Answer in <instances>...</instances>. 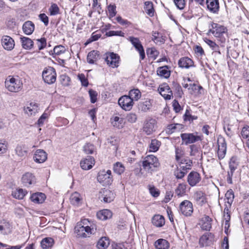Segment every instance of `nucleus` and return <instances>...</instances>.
<instances>
[{"instance_id":"obj_2","label":"nucleus","mask_w":249,"mask_h":249,"mask_svg":"<svg viewBox=\"0 0 249 249\" xmlns=\"http://www.w3.org/2000/svg\"><path fill=\"white\" fill-rule=\"evenodd\" d=\"M160 164L157 158L153 155L147 156L142 161L143 168L146 172L149 173L156 171Z\"/></svg>"},{"instance_id":"obj_47","label":"nucleus","mask_w":249,"mask_h":249,"mask_svg":"<svg viewBox=\"0 0 249 249\" xmlns=\"http://www.w3.org/2000/svg\"><path fill=\"white\" fill-rule=\"evenodd\" d=\"M187 185L185 183H179L175 190V194L178 196L185 195Z\"/></svg>"},{"instance_id":"obj_33","label":"nucleus","mask_w":249,"mask_h":249,"mask_svg":"<svg viewBox=\"0 0 249 249\" xmlns=\"http://www.w3.org/2000/svg\"><path fill=\"white\" fill-rule=\"evenodd\" d=\"M70 202L73 205H79L82 202L81 196L77 192L72 193L70 197Z\"/></svg>"},{"instance_id":"obj_57","label":"nucleus","mask_w":249,"mask_h":249,"mask_svg":"<svg viewBox=\"0 0 249 249\" xmlns=\"http://www.w3.org/2000/svg\"><path fill=\"white\" fill-rule=\"evenodd\" d=\"M124 33L121 31H109L106 33V35L108 36H124Z\"/></svg>"},{"instance_id":"obj_1","label":"nucleus","mask_w":249,"mask_h":249,"mask_svg":"<svg viewBox=\"0 0 249 249\" xmlns=\"http://www.w3.org/2000/svg\"><path fill=\"white\" fill-rule=\"evenodd\" d=\"M89 222L88 219H84L78 222L74 228L75 232L77 235L81 237H87L93 234L95 231V226L87 225Z\"/></svg>"},{"instance_id":"obj_20","label":"nucleus","mask_w":249,"mask_h":249,"mask_svg":"<svg viewBox=\"0 0 249 249\" xmlns=\"http://www.w3.org/2000/svg\"><path fill=\"white\" fill-rule=\"evenodd\" d=\"M179 67L184 69H189L194 67V61L188 57L180 58L178 61Z\"/></svg>"},{"instance_id":"obj_15","label":"nucleus","mask_w":249,"mask_h":249,"mask_svg":"<svg viewBox=\"0 0 249 249\" xmlns=\"http://www.w3.org/2000/svg\"><path fill=\"white\" fill-rule=\"evenodd\" d=\"M1 43L3 48L8 51L12 50L15 46L14 39L8 36H3L2 37Z\"/></svg>"},{"instance_id":"obj_34","label":"nucleus","mask_w":249,"mask_h":249,"mask_svg":"<svg viewBox=\"0 0 249 249\" xmlns=\"http://www.w3.org/2000/svg\"><path fill=\"white\" fill-rule=\"evenodd\" d=\"M11 225L5 220L0 221V231L3 234H7L10 231Z\"/></svg>"},{"instance_id":"obj_25","label":"nucleus","mask_w":249,"mask_h":249,"mask_svg":"<svg viewBox=\"0 0 249 249\" xmlns=\"http://www.w3.org/2000/svg\"><path fill=\"white\" fill-rule=\"evenodd\" d=\"M38 109L37 104L35 102H31L25 107L24 111L29 115H32L37 112Z\"/></svg>"},{"instance_id":"obj_21","label":"nucleus","mask_w":249,"mask_h":249,"mask_svg":"<svg viewBox=\"0 0 249 249\" xmlns=\"http://www.w3.org/2000/svg\"><path fill=\"white\" fill-rule=\"evenodd\" d=\"M200 175L196 172H191L187 177V181L191 186H194L200 180Z\"/></svg>"},{"instance_id":"obj_19","label":"nucleus","mask_w":249,"mask_h":249,"mask_svg":"<svg viewBox=\"0 0 249 249\" xmlns=\"http://www.w3.org/2000/svg\"><path fill=\"white\" fill-rule=\"evenodd\" d=\"M206 4L208 10L213 14H217L219 10V4L218 0H206Z\"/></svg>"},{"instance_id":"obj_29","label":"nucleus","mask_w":249,"mask_h":249,"mask_svg":"<svg viewBox=\"0 0 249 249\" xmlns=\"http://www.w3.org/2000/svg\"><path fill=\"white\" fill-rule=\"evenodd\" d=\"M194 197L197 204L202 206L206 202L205 195L202 191H197L194 195Z\"/></svg>"},{"instance_id":"obj_38","label":"nucleus","mask_w":249,"mask_h":249,"mask_svg":"<svg viewBox=\"0 0 249 249\" xmlns=\"http://www.w3.org/2000/svg\"><path fill=\"white\" fill-rule=\"evenodd\" d=\"M166 36L160 34L158 32H153L152 39L156 43L163 44L165 41Z\"/></svg>"},{"instance_id":"obj_64","label":"nucleus","mask_w":249,"mask_h":249,"mask_svg":"<svg viewBox=\"0 0 249 249\" xmlns=\"http://www.w3.org/2000/svg\"><path fill=\"white\" fill-rule=\"evenodd\" d=\"M241 134L244 139H247L249 137V126H245L243 127Z\"/></svg>"},{"instance_id":"obj_5","label":"nucleus","mask_w":249,"mask_h":249,"mask_svg":"<svg viewBox=\"0 0 249 249\" xmlns=\"http://www.w3.org/2000/svg\"><path fill=\"white\" fill-rule=\"evenodd\" d=\"M56 73L55 69L51 67L46 68L42 72V78L44 82L52 84L56 81Z\"/></svg>"},{"instance_id":"obj_61","label":"nucleus","mask_w":249,"mask_h":249,"mask_svg":"<svg viewBox=\"0 0 249 249\" xmlns=\"http://www.w3.org/2000/svg\"><path fill=\"white\" fill-rule=\"evenodd\" d=\"M49 11L51 15L54 16L59 13V9L57 4L53 3L49 8Z\"/></svg>"},{"instance_id":"obj_12","label":"nucleus","mask_w":249,"mask_h":249,"mask_svg":"<svg viewBox=\"0 0 249 249\" xmlns=\"http://www.w3.org/2000/svg\"><path fill=\"white\" fill-rule=\"evenodd\" d=\"M129 40L131 42L135 49L139 52L141 59L143 60L145 58V53L143 48L138 38L130 36Z\"/></svg>"},{"instance_id":"obj_27","label":"nucleus","mask_w":249,"mask_h":249,"mask_svg":"<svg viewBox=\"0 0 249 249\" xmlns=\"http://www.w3.org/2000/svg\"><path fill=\"white\" fill-rule=\"evenodd\" d=\"M22 30L26 35H30L35 30V25L31 21H27L23 24Z\"/></svg>"},{"instance_id":"obj_36","label":"nucleus","mask_w":249,"mask_h":249,"mask_svg":"<svg viewBox=\"0 0 249 249\" xmlns=\"http://www.w3.org/2000/svg\"><path fill=\"white\" fill-rule=\"evenodd\" d=\"M202 89V87L197 86L196 84H190L189 88H188L189 93L196 95L201 94V90Z\"/></svg>"},{"instance_id":"obj_48","label":"nucleus","mask_w":249,"mask_h":249,"mask_svg":"<svg viewBox=\"0 0 249 249\" xmlns=\"http://www.w3.org/2000/svg\"><path fill=\"white\" fill-rule=\"evenodd\" d=\"M26 193V191L23 189H18L13 191L12 195L14 197L17 199H22L25 196Z\"/></svg>"},{"instance_id":"obj_7","label":"nucleus","mask_w":249,"mask_h":249,"mask_svg":"<svg viewBox=\"0 0 249 249\" xmlns=\"http://www.w3.org/2000/svg\"><path fill=\"white\" fill-rule=\"evenodd\" d=\"M118 104L123 109L130 110L133 106L134 102L132 98L128 95H124L119 99Z\"/></svg>"},{"instance_id":"obj_6","label":"nucleus","mask_w":249,"mask_h":249,"mask_svg":"<svg viewBox=\"0 0 249 249\" xmlns=\"http://www.w3.org/2000/svg\"><path fill=\"white\" fill-rule=\"evenodd\" d=\"M179 210L184 216H191L193 212V204L190 201L185 200L180 203Z\"/></svg>"},{"instance_id":"obj_17","label":"nucleus","mask_w":249,"mask_h":249,"mask_svg":"<svg viewBox=\"0 0 249 249\" xmlns=\"http://www.w3.org/2000/svg\"><path fill=\"white\" fill-rule=\"evenodd\" d=\"M21 180L24 185L27 187H29L32 184H35L36 182L35 176L33 174L29 172L25 173L22 176Z\"/></svg>"},{"instance_id":"obj_26","label":"nucleus","mask_w":249,"mask_h":249,"mask_svg":"<svg viewBox=\"0 0 249 249\" xmlns=\"http://www.w3.org/2000/svg\"><path fill=\"white\" fill-rule=\"evenodd\" d=\"M46 198V196L42 193H36L30 197L31 201L35 203H42Z\"/></svg>"},{"instance_id":"obj_35","label":"nucleus","mask_w":249,"mask_h":249,"mask_svg":"<svg viewBox=\"0 0 249 249\" xmlns=\"http://www.w3.org/2000/svg\"><path fill=\"white\" fill-rule=\"evenodd\" d=\"M152 223L157 227H162L165 223V220L163 216L160 215H155L152 220Z\"/></svg>"},{"instance_id":"obj_24","label":"nucleus","mask_w":249,"mask_h":249,"mask_svg":"<svg viewBox=\"0 0 249 249\" xmlns=\"http://www.w3.org/2000/svg\"><path fill=\"white\" fill-rule=\"evenodd\" d=\"M234 198L233 191L231 189L229 190L225 194V211H228V208L230 207L233 202Z\"/></svg>"},{"instance_id":"obj_43","label":"nucleus","mask_w":249,"mask_h":249,"mask_svg":"<svg viewBox=\"0 0 249 249\" xmlns=\"http://www.w3.org/2000/svg\"><path fill=\"white\" fill-rule=\"evenodd\" d=\"M151 107V103L150 100H145L143 102H140L138 104V109L143 112H146Z\"/></svg>"},{"instance_id":"obj_51","label":"nucleus","mask_w":249,"mask_h":249,"mask_svg":"<svg viewBox=\"0 0 249 249\" xmlns=\"http://www.w3.org/2000/svg\"><path fill=\"white\" fill-rule=\"evenodd\" d=\"M160 145V142L157 140H151L149 145V151L151 152H156L158 150Z\"/></svg>"},{"instance_id":"obj_8","label":"nucleus","mask_w":249,"mask_h":249,"mask_svg":"<svg viewBox=\"0 0 249 249\" xmlns=\"http://www.w3.org/2000/svg\"><path fill=\"white\" fill-rule=\"evenodd\" d=\"M212 27V28L210 29L209 32L211 33L216 37L221 38L226 34L227 30L223 26L213 23Z\"/></svg>"},{"instance_id":"obj_3","label":"nucleus","mask_w":249,"mask_h":249,"mask_svg":"<svg viewBox=\"0 0 249 249\" xmlns=\"http://www.w3.org/2000/svg\"><path fill=\"white\" fill-rule=\"evenodd\" d=\"M5 86L9 91L16 92L21 90L22 83L18 78L9 76L5 81Z\"/></svg>"},{"instance_id":"obj_10","label":"nucleus","mask_w":249,"mask_h":249,"mask_svg":"<svg viewBox=\"0 0 249 249\" xmlns=\"http://www.w3.org/2000/svg\"><path fill=\"white\" fill-rule=\"evenodd\" d=\"M218 150L217 156L219 159H223L226 154L227 143L223 138H218L217 139Z\"/></svg>"},{"instance_id":"obj_22","label":"nucleus","mask_w":249,"mask_h":249,"mask_svg":"<svg viewBox=\"0 0 249 249\" xmlns=\"http://www.w3.org/2000/svg\"><path fill=\"white\" fill-rule=\"evenodd\" d=\"M47 155L43 150L38 149L36 151L34 155V160L38 163H43L47 159Z\"/></svg>"},{"instance_id":"obj_45","label":"nucleus","mask_w":249,"mask_h":249,"mask_svg":"<svg viewBox=\"0 0 249 249\" xmlns=\"http://www.w3.org/2000/svg\"><path fill=\"white\" fill-rule=\"evenodd\" d=\"M182 128V125L179 124H170L167 125L166 132L168 134H172L176 130Z\"/></svg>"},{"instance_id":"obj_63","label":"nucleus","mask_w":249,"mask_h":249,"mask_svg":"<svg viewBox=\"0 0 249 249\" xmlns=\"http://www.w3.org/2000/svg\"><path fill=\"white\" fill-rule=\"evenodd\" d=\"M89 93L90 96V102L92 103H95L97 101V92L91 89L89 90Z\"/></svg>"},{"instance_id":"obj_53","label":"nucleus","mask_w":249,"mask_h":249,"mask_svg":"<svg viewBox=\"0 0 249 249\" xmlns=\"http://www.w3.org/2000/svg\"><path fill=\"white\" fill-rule=\"evenodd\" d=\"M180 163L179 167L178 168L181 169V170L184 172H185L186 174L188 172V170L191 169L192 162L190 160H189V162H186L184 163L182 160H181L180 162H179Z\"/></svg>"},{"instance_id":"obj_59","label":"nucleus","mask_w":249,"mask_h":249,"mask_svg":"<svg viewBox=\"0 0 249 249\" xmlns=\"http://www.w3.org/2000/svg\"><path fill=\"white\" fill-rule=\"evenodd\" d=\"M65 51V47L62 45H58L53 48L54 53L58 55L64 53Z\"/></svg>"},{"instance_id":"obj_39","label":"nucleus","mask_w":249,"mask_h":249,"mask_svg":"<svg viewBox=\"0 0 249 249\" xmlns=\"http://www.w3.org/2000/svg\"><path fill=\"white\" fill-rule=\"evenodd\" d=\"M54 243L53 239L51 237H47L42 239L41 242V247L44 249L51 248Z\"/></svg>"},{"instance_id":"obj_18","label":"nucleus","mask_w":249,"mask_h":249,"mask_svg":"<svg viewBox=\"0 0 249 249\" xmlns=\"http://www.w3.org/2000/svg\"><path fill=\"white\" fill-rule=\"evenodd\" d=\"M157 122L155 119H150L147 120L143 127V131L147 134L150 135L155 131Z\"/></svg>"},{"instance_id":"obj_32","label":"nucleus","mask_w":249,"mask_h":249,"mask_svg":"<svg viewBox=\"0 0 249 249\" xmlns=\"http://www.w3.org/2000/svg\"><path fill=\"white\" fill-rule=\"evenodd\" d=\"M169 69L167 66L159 67L157 71V74L160 77L167 78L170 75V71Z\"/></svg>"},{"instance_id":"obj_41","label":"nucleus","mask_w":249,"mask_h":249,"mask_svg":"<svg viewBox=\"0 0 249 249\" xmlns=\"http://www.w3.org/2000/svg\"><path fill=\"white\" fill-rule=\"evenodd\" d=\"M109 244V239L106 237H102L97 242L96 246L99 249H105L108 246Z\"/></svg>"},{"instance_id":"obj_46","label":"nucleus","mask_w":249,"mask_h":249,"mask_svg":"<svg viewBox=\"0 0 249 249\" xmlns=\"http://www.w3.org/2000/svg\"><path fill=\"white\" fill-rule=\"evenodd\" d=\"M16 154L20 157H24L27 153V148L24 145H18L15 149Z\"/></svg>"},{"instance_id":"obj_62","label":"nucleus","mask_w":249,"mask_h":249,"mask_svg":"<svg viewBox=\"0 0 249 249\" xmlns=\"http://www.w3.org/2000/svg\"><path fill=\"white\" fill-rule=\"evenodd\" d=\"M175 153H176L175 158H176V160L178 162H180L181 160H181V158H182V157L183 156V151L180 148H179L178 147H176V150H175Z\"/></svg>"},{"instance_id":"obj_54","label":"nucleus","mask_w":249,"mask_h":249,"mask_svg":"<svg viewBox=\"0 0 249 249\" xmlns=\"http://www.w3.org/2000/svg\"><path fill=\"white\" fill-rule=\"evenodd\" d=\"M38 48L39 50L43 49L46 46V39L44 37L41 38L36 40Z\"/></svg>"},{"instance_id":"obj_60","label":"nucleus","mask_w":249,"mask_h":249,"mask_svg":"<svg viewBox=\"0 0 249 249\" xmlns=\"http://www.w3.org/2000/svg\"><path fill=\"white\" fill-rule=\"evenodd\" d=\"M186 174L185 172H184L181 169L178 168V167L174 171V175L178 179H181Z\"/></svg>"},{"instance_id":"obj_50","label":"nucleus","mask_w":249,"mask_h":249,"mask_svg":"<svg viewBox=\"0 0 249 249\" xmlns=\"http://www.w3.org/2000/svg\"><path fill=\"white\" fill-rule=\"evenodd\" d=\"M128 96L133 101H138L141 97V92L138 89H133L129 91Z\"/></svg>"},{"instance_id":"obj_28","label":"nucleus","mask_w":249,"mask_h":249,"mask_svg":"<svg viewBox=\"0 0 249 249\" xmlns=\"http://www.w3.org/2000/svg\"><path fill=\"white\" fill-rule=\"evenodd\" d=\"M99 59V52L95 50H93L89 53L87 58L88 62L91 64L95 63Z\"/></svg>"},{"instance_id":"obj_55","label":"nucleus","mask_w":249,"mask_h":249,"mask_svg":"<svg viewBox=\"0 0 249 249\" xmlns=\"http://www.w3.org/2000/svg\"><path fill=\"white\" fill-rule=\"evenodd\" d=\"M238 165V161L236 157H232L230 161L229 162V167L230 169H232V170H235Z\"/></svg>"},{"instance_id":"obj_9","label":"nucleus","mask_w":249,"mask_h":249,"mask_svg":"<svg viewBox=\"0 0 249 249\" xmlns=\"http://www.w3.org/2000/svg\"><path fill=\"white\" fill-rule=\"evenodd\" d=\"M115 196V195L113 191L104 188L100 191L99 198L106 203H109L114 200Z\"/></svg>"},{"instance_id":"obj_52","label":"nucleus","mask_w":249,"mask_h":249,"mask_svg":"<svg viewBox=\"0 0 249 249\" xmlns=\"http://www.w3.org/2000/svg\"><path fill=\"white\" fill-rule=\"evenodd\" d=\"M114 171L119 175H121L124 171L125 168L121 162H117L114 165Z\"/></svg>"},{"instance_id":"obj_58","label":"nucleus","mask_w":249,"mask_h":249,"mask_svg":"<svg viewBox=\"0 0 249 249\" xmlns=\"http://www.w3.org/2000/svg\"><path fill=\"white\" fill-rule=\"evenodd\" d=\"M78 78L80 81L81 84L83 86L88 87L89 85V82L85 75L83 74H79L78 75Z\"/></svg>"},{"instance_id":"obj_14","label":"nucleus","mask_w":249,"mask_h":249,"mask_svg":"<svg viewBox=\"0 0 249 249\" xmlns=\"http://www.w3.org/2000/svg\"><path fill=\"white\" fill-rule=\"evenodd\" d=\"M214 241V235L212 233L207 232L203 234L199 239L201 247L210 246Z\"/></svg>"},{"instance_id":"obj_56","label":"nucleus","mask_w":249,"mask_h":249,"mask_svg":"<svg viewBox=\"0 0 249 249\" xmlns=\"http://www.w3.org/2000/svg\"><path fill=\"white\" fill-rule=\"evenodd\" d=\"M6 24L7 26L10 28L13 29L16 26L15 19L11 16H9L6 19Z\"/></svg>"},{"instance_id":"obj_42","label":"nucleus","mask_w":249,"mask_h":249,"mask_svg":"<svg viewBox=\"0 0 249 249\" xmlns=\"http://www.w3.org/2000/svg\"><path fill=\"white\" fill-rule=\"evenodd\" d=\"M204 40L205 42L213 51V52L218 53L219 54H221L219 47L215 42L206 38H204Z\"/></svg>"},{"instance_id":"obj_23","label":"nucleus","mask_w":249,"mask_h":249,"mask_svg":"<svg viewBox=\"0 0 249 249\" xmlns=\"http://www.w3.org/2000/svg\"><path fill=\"white\" fill-rule=\"evenodd\" d=\"M212 219L208 215H204L201 219L199 225L202 230L209 231L212 227Z\"/></svg>"},{"instance_id":"obj_16","label":"nucleus","mask_w":249,"mask_h":249,"mask_svg":"<svg viewBox=\"0 0 249 249\" xmlns=\"http://www.w3.org/2000/svg\"><path fill=\"white\" fill-rule=\"evenodd\" d=\"M95 164L94 159L91 156H87L86 158L83 159L80 162L81 168L84 170L90 169Z\"/></svg>"},{"instance_id":"obj_40","label":"nucleus","mask_w":249,"mask_h":249,"mask_svg":"<svg viewBox=\"0 0 249 249\" xmlns=\"http://www.w3.org/2000/svg\"><path fill=\"white\" fill-rule=\"evenodd\" d=\"M111 123L113 126L118 128H122L124 125L123 118L118 116H114L111 119Z\"/></svg>"},{"instance_id":"obj_31","label":"nucleus","mask_w":249,"mask_h":249,"mask_svg":"<svg viewBox=\"0 0 249 249\" xmlns=\"http://www.w3.org/2000/svg\"><path fill=\"white\" fill-rule=\"evenodd\" d=\"M112 212L107 209L101 210L97 213V216L98 219L101 220H106L112 217Z\"/></svg>"},{"instance_id":"obj_44","label":"nucleus","mask_w":249,"mask_h":249,"mask_svg":"<svg viewBox=\"0 0 249 249\" xmlns=\"http://www.w3.org/2000/svg\"><path fill=\"white\" fill-rule=\"evenodd\" d=\"M84 153L86 154H92L96 152V147L92 143H86L83 147Z\"/></svg>"},{"instance_id":"obj_13","label":"nucleus","mask_w":249,"mask_h":249,"mask_svg":"<svg viewBox=\"0 0 249 249\" xmlns=\"http://www.w3.org/2000/svg\"><path fill=\"white\" fill-rule=\"evenodd\" d=\"M158 90L165 100H170L172 96V91L167 83H163L160 85Z\"/></svg>"},{"instance_id":"obj_37","label":"nucleus","mask_w":249,"mask_h":249,"mask_svg":"<svg viewBox=\"0 0 249 249\" xmlns=\"http://www.w3.org/2000/svg\"><path fill=\"white\" fill-rule=\"evenodd\" d=\"M155 246L157 249H168L169 244L165 239H160L155 242Z\"/></svg>"},{"instance_id":"obj_49","label":"nucleus","mask_w":249,"mask_h":249,"mask_svg":"<svg viewBox=\"0 0 249 249\" xmlns=\"http://www.w3.org/2000/svg\"><path fill=\"white\" fill-rule=\"evenodd\" d=\"M98 180L100 182H105V183L110 184L112 181V177H109L107 176L106 174L104 173V172L100 173L97 178Z\"/></svg>"},{"instance_id":"obj_4","label":"nucleus","mask_w":249,"mask_h":249,"mask_svg":"<svg viewBox=\"0 0 249 249\" xmlns=\"http://www.w3.org/2000/svg\"><path fill=\"white\" fill-rule=\"evenodd\" d=\"M182 143L185 145L193 143L198 141L202 140L203 136L198 135V132H196L193 133H182L180 135Z\"/></svg>"},{"instance_id":"obj_11","label":"nucleus","mask_w":249,"mask_h":249,"mask_svg":"<svg viewBox=\"0 0 249 249\" xmlns=\"http://www.w3.org/2000/svg\"><path fill=\"white\" fill-rule=\"evenodd\" d=\"M106 61L107 65L114 68L118 67L119 63V56L114 53H110L107 54Z\"/></svg>"},{"instance_id":"obj_30","label":"nucleus","mask_w":249,"mask_h":249,"mask_svg":"<svg viewBox=\"0 0 249 249\" xmlns=\"http://www.w3.org/2000/svg\"><path fill=\"white\" fill-rule=\"evenodd\" d=\"M20 42L21 43L22 47L26 50H31L34 46L33 41L27 37H21Z\"/></svg>"}]
</instances>
